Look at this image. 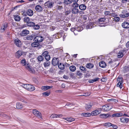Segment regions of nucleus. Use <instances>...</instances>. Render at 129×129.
<instances>
[{"label": "nucleus", "instance_id": "nucleus-53", "mask_svg": "<svg viewBox=\"0 0 129 129\" xmlns=\"http://www.w3.org/2000/svg\"><path fill=\"white\" fill-rule=\"evenodd\" d=\"M45 59L46 60L49 61L50 59V57L49 55H48L44 57Z\"/></svg>", "mask_w": 129, "mask_h": 129}, {"label": "nucleus", "instance_id": "nucleus-52", "mask_svg": "<svg viewBox=\"0 0 129 129\" xmlns=\"http://www.w3.org/2000/svg\"><path fill=\"white\" fill-rule=\"evenodd\" d=\"M42 55L44 57L48 55V52L47 51H45L42 53Z\"/></svg>", "mask_w": 129, "mask_h": 129}, {"label": "nucleus", "instance_id": "nucleus-27", "mask_svg": "<svg viewBox=\"0 0 129 129\" xmlns=\"http://www.w3.org/2000/svg\"><path fill=\"white\" fill-rule=\"evenodd\" d=\"M73 2V0H64L63 3L66 5L71 4Z\"/></svg>", "mask_w": 129, "mask_h": 129}, {"label": "nucleus", "instance_id": "nucleus-28", "mask_svg": "<svg viewBox=\"0 0 129 129\" xmlns=\"http://www.w3.org/2000/svg\"><path fill=\"white\" fill-rule=\"evenodd\" d=\"M81 115L83 116L87 117H90L91 115V113H82L81 114Z\"/></svg>", "mask_w": 129, "mask_h": 129}, {"label": "nucleus", "instance_id": "nucleus-29", "mask_svg": "<svg viewBox=\"0 0 129 129\" xmlns=\"http://www.w3.org/2000/svg\"><path fill=\"white\" fill-rule=\"evenodd\" d=\"M16 107L17 109H20L23 107V105L21 103L18 102L16 104Z\"/></svg>", "mask_w": 129, "mask_h": 129}, {"label": "nucleus", "instance_id": "nucleus-23", "mask_svg": "<svg viewBox=\"0 0 129 129\" xmlns=\"http://www.w3.org/2000/svg\"><path fill=\"white\" fill-rule=\"evenodd\" d=\"M39 43L37 41H35L33 43L31 44V46L33 47H37L39 46Z\"/></svg>", "mask_w": 129, "mask_h": 129}, {"label": "nucleus", "instance_id": "nucleus-45", "mask_svg": "<svg viewBox=\"0 0 129 129\" xmlns=\"http://www.w3.org/2000/svg\"><path fill=\"white\" fill-rule=\"evenodd\" d=\"M106 20V19L105 18H100L98 20V22H102L104 23L105 22V20Z\"/></svg>", "mask_w": 129, "mask_h": 129}, {"label": "nucleus", "instance_id": "nucleus-55", "mask_svg": "<svg viewBox=\"0 0 129 129\" xmlns=\"http://www.w3.org/2000/svg\"><path fill=\"white\" fill-rule=\"evenodd\" d=\"M87 16L86 15H84L82 16V19L84 20H86L87 19Z\"/></svg>", "mask_w": 129, "mask_h": 129}, {"label": "nucleus", "instance_id": "nucleus-6", "mask_svg": "<svg viewBox=\"0 0 129 129\" xmlns=\"http://www.w3.org/2000/svg\"><path fill=\"white\" fill-rule=\"evenodd\" d=\"M127 11L126 10H123L122 11V14L120 15V16L122 18H125L129 16V13L127 12Z\"/></svg>", "mask_w": 129, "mask_h": 129}, {"label": "nucleus", "instance_id": "nucleus-44", "mask_svg": "<svg viewBox=\"0 0 129 129\" xmlns=\"http://www.w3.org/2000/svg\"><path fill=\"white\" fill-rule=\"evenodd\" d=\"M98 23H99V25L100 26H105L106 25V23H105L98 22Z\"/></svg>", "mask_w": 129, "mask_h": 129}, {"label": "nucleus", "instance_id": "nucleus-46", "mask_svg": "<svg viewBox=\"0 0 129 129\" xmlns=\"http://www.w3.org/2000/svg\"><path fill=\"white\" fill-rule=\"evenodd\" d=\"M92 24L91 23L89 24H88L86 26V29H89L92 28Z\"/></svg>", "mask_w": 129, "mask_h": 129}, {"label": "nucleus", "instance_id": "nucleus-50", "mask_svg": "<svg viewBox=\"0 0 129 129\" xmlns=\"http://www.w3.org/2000/svg\"><path fill=\"white\" fill-rule=\"evenodd\" d=\"M72 6L74 8H76L78 7L79 4L77 3H73L72 4Z\"/></svg>", "mask_w": 129, "mask_h": 129}, {"label": "nucleus", "instance_id": "nucleus-34", "mask_svg": "<svg viewBox=\"0 0 129 129\" xmlns=\"http://www.w3.org/2000/svg\"><path fill=\"white\" fill-rule=\"evenodd\" d=\"M14 18L15 20L17 21H20L21 19V18L20 16L17 15L14 16Z\"/></svg>", "mask_w": 129, "mask_h": 129}, {"label": "nucleus", "instance_id": "nucleus-25", "mask_svg": "<svg viewBox=\"0 0 129 129\" xmlns=\"http://www.w3.org/2000/svg\"><path fill=\"white\" fill-rule=\"evenodd\" d=\"M77 29H75L74 28H72L71 29V30L72 32H73L75 34L74 31H76L77 30H79V31H81L82 30L83 28L80 27H78Z\"/></svg>", "mask_w": 129, "mask_h": 129}, {"label": "nucleus", "instance_id": "nucleus-47", "mask_svg": "<svg viewBox=\"0 0 129 129\" xmlns=\"http://www.w3.org/2000/svg\"><path fill=\"white\" fill-rule=\"evenodd\" d=\"M106 106L107 107L106 108L107 109L108 111L111 110L112 108V106L109 104L106 105Z\"/></svg>", "mask_w": 129, "mask_h": 129}, {"label": "nucleus", "instance_id": "nucleus-56", "mask_svg": "<svg viewBox=\"0 0 129 129\" xmlns=\"http://www.w3.org/2000/svg\"><path fill=\"white\" fill-rule=\"evenodd\" d=\"M108 101V102H110V101L112 102H116L117 101L115 99H109L107 100Z\"/></svg>", "mask_w": 129, "mask_h": 129}, {"label": "nucleus", "instance_id": "nucleus-54", "mask_svg": "<svg viewBox=\"0 0 129 129\" xmlns=\"http://www.w3.org/2000/svg\"><path fill=\"white\" fill-rule=\"evenodd\" d=\"M80 70L82 71H85L86 70V69L83 66H80Z\"/></svg>", "mask_w": 129, "mask_h": 129}, {"label": "nucleus", "instance_id": "nucleus-30", "mask_svg": "<svg viewBox=\"0 0 129 129\" xmlns=\"http://www.w3.org/2000/svg\"><path fill=\"white\" fill-rule=\"evenodd\" d=\"M43 64L45 67H48L50 64V62L49 61L46 60V61L43 63Z\"/></svg>", "mask_w": 129, "mask_h": 129}, {"label": "nucleus", "instance_id": "nucleus-7", "mask_svg": "<svg viewBox=\"0 0 129 129\" xmlns=\"http://www.w3.org/2000/svg\"><path fill=\"white\" fill-rule=\"evenodd\" d=\"M118 83L117 84V87H119L120 89L122 88V78H118L117 80Z\"/></svg>", "mask_w": 129, "mask_h": 129}, {"label": "nucleus", "instance_id": "nucleus-60", "mask_svg": "<svg viewBox=\"0 0 129 129\" xmlns=\"http://www.w3.org/2000/svg\"><path fill=\"white\" fill-rule=\"evenodd\" d=\"M77 74L78 76H81L82 74L80 71H78L77 72Z\"/></svg>", "mask_w": 129, "mask_h": 129}, {"label": "nucleus", "instance_id": "nucleus-9", "mask_svg": "<svg viewBox=\"0 0 129 129\" xmlns=\"http://www.w3.org/2000/svg\"><path fill=\"white\" fill-rule=\"evenodd\" d=\"M14 43L18 47H20L21 46V41L18 39L17 38L14 40Z\"/></svg>", "mask_w": 129, "mask_h": 129}, {"label": "nucleus", "instance_id": "nucleus-14", "mask_svg": "<svg viewBox=\"0 0 129 129\" xmlns=\"http://www.w3.org/2000/svg\"><path fill=\"white\" fill-rule=\"evenodd\" d=\"M125 51L124 50H121L119 51L117 53V57L120 58L122 57L124 55V53Z\"/></svg>", "mask_w": 129, "mask_h": 129}, {"label": "nucleus", "instance_id": "nucleus-39", "mask_svg": "<svg viewBox=\"0 0 129 129\" xmlns=\"http://www.w3.org/2000/svg\"><path fill=\"white\" fill-rule=\"evenodd\" d=\"M92 107V106L90 105L86 104L85 106V108L87 110H90Z\"/></svg>", "mask_w": 129, "mask_h": 129}, {"label": "nucleus", "instance_id": "nucleus-36", "mask_svg": "<svg viewBox=\"0 0 129 129\" xmlns=\"http://www.w3.org/2000/svg\"><path fill=\"white\" fill-rule=\"evenodd\" d=\"M79 12V10L78 9L76 8H74L72 9V12L73 14H77Z\"/></svg>", "mask_w": 129, "mask_h": 129}, {"label": "nucleus", "instance_id": "nucleus-15", "mask_svg": "<svg viewBox=\"0 0 129 129\" xmlns=\"http://www.w3.org/2000/svg\"><path fill=\"white\" fill-rule=\"evenodd\" d=\"M22 54V51L19 50L15 54V56L16 58H19Z\"/></svg>", "mask_w": 129, "mask_h": 129}, {"label": "nucleus", "instance_id": "nucleus-18", "mask_svg": "<svg viewBox=\"0 0 129 129\" xmlns=\"http://www.w3.org/2000/svg\"><path fill=\"white\" fill-rule=\"evenodd\" d=\"M35 35L34 34H32L31 35H28L25 37V38H26V39L28 40H31L33 39H34L35 38Z\"/></svg>", "mask_w": 129, "mask_h": 129}, {"label": "nucleus", "instance_id": "nucleus-10", "mask_svg": "<svg viewBox=\"0 0 129 129\" xmlns=\"http://www.w3.org/2000/svg\"><path fill=\"white\" fill-rule=\"evenodd\" d=\"M122 113L119 112L113 114L112 115H111V117L112 118L119 117L122 116Z\"/></svg>", "mask_w": 129, "mask_h": 129}, {"label": "nucleus", "instance_id": "nucleus-38", "mask_svg": "<svg viewBox=\"0 0 129 129\" xmlns=\"http://www.w3.org/2000/svg\"><path fill=\"white\" fill-rule=\"evenodd\" d=\"M30 19L28 17H25L23 19V21L24 22L27 23H28L29 22Z\"/></svg>", "mask_w": 129, "mask_h": 129}, {"label": "nucleus", "instance_id": "nucleus-41", "mask_svg": "<svg viewBox=\"0 0 129 129\" xmlns=\"http://www.w3.org/2000/svg\"><path fill=\"white\" fill-rule=\"evenodd\" d=\"M64 119L67 120L69 122H71L74 120V119H73L71 117L65 118Z\"/></svg>", "mask_w": 129, "mask_h": 129}, {"label": "nucleus", "instance_id": "nucleus-62", "mask_svg": "<svg viewBox=\"0 0 129 129\" xmlns=\"http://www.w3.org/2000/svg\"><path fill=\"white\" fill-rule=\"evenodd\" d=\"M115 129H116L117 128V126L116 125L112 124V127Z\"/></svg>", "mask_w": 129, "mask_h": 129}, {"label": "nucleus", "instance_id": "nucleus-17", "mask_svg": "<svg viewBox=\"0 0 129 129\" xmlns=\"http://www.w3.org/2000/svg\"><path fill=\"white\" fill-rule=\"evenodd\" d=\"M122 27L125 28H129V23L126 22H124L122 24Z\"/></svg>", "mask_w": 129, "mask_h": 129}, {"label": "nucleus", "instance_id": "nucleus-51", "mask_svg": "<svg viewBox=\"0 0 129 129\" xmlns=\"http://www.w3.org/2000/svg\"><path fill=\"white\" fill-rule=\"evenodd\" d=\"M104 14L105 16L108 15L110 16L111 13L110 11H106L104 12Z\"/></svg>", "mask_w": 129, "mask_h": 129}, {"label": "nucleus", "instance_id": "nucleus-33", "mask_svg": "<svg viewBox=\"0 0 129 129\" xmlns=\"http://www.w3.org/2000/svg\"><path fill=\"white\" fill-rule=\"evenodd\" d=\"M58 67L60 69L63 70L64 68V64L61 63H60L59 64H58Z\"/></svg>", "mask_w": 129, "mask_h": 129}, {"label": "nucleus", "instance_id": "nucleus-37", "mask_svg": "<svg viewBox=\"0 0 129 129\" xmlns=\"http://www.w3.org/2000/svg\"><path fill=\"white\" fill-rule=\"evenodd\" d=\"M37 59L39 61H41L44 59V57L42 55H41L39 56L38 57Z\"/></svg>", "mask_w": 129, "mask_h": 129}, {"label": "nucleus", "instance_id": "nucleus-58", "mask_svg": "<svg viewBox=\"0 0 129 129\" xmlns=\"http://www.w3.org/2000/svg\"><path fill=\"white\" fill-rule=\"evenodd\" d=\"M117 16V15L115 13H114L112 12L111 13V15L110 16H112L113 17H115V16Z\"/></svg>", "mask_w": 129, "mask_h": 129}, {"label": "nucleus", "instance_id": "nucleus-20", "mask_svg": "<svg viewBox=\"0 0 129 129\" xmlns=\"http://www.w3.org/2000/svg\"><path fill=\"white\" fill-rule=\"evenodd\" d=\"M52 87L51 86H43L41 87V89L45 91L51 88Z\"/></svg>", "mask_w": 129, "mask_h": 129}, {"label": "nucleus", "instance_id": "nucleus-24", "mask_svg": "<svg viewBox=\"0 0 129 129\" xmlns=\"http://www.w3.org/2000/svg\"><path fill=\"white\" fill-rule=\"evenodd\" d=\"M27 14L29 16H32L33 14V12L32 10L28 9L26 12Z\"/></svg>", "mask_w": 129, "mask_h": 129}, {"label": "nucleus", "instance_id": "nucleus-4", "mask_svg": "<svg viewBox=\"0 0 129 129\" xmlns=\"http://www.w3.org/2000/svg\"><path fill=\"white\" fill-rule=\"evenodd\" d=\"M102 110V109L101 108H98L96 110L91 112V115L94 116L98 115L101 113Z\"/></svg>", "mask_w": 129, "mask_h": 129}, {"label": "nucleus", "instance_id": "nucleus-59", "mask_svg": "<svg viewBox=\"0 0 129 129\" xmlns=\"http://www.w3.org/2000/svg\"><path fill=\"white\" fill-rule=\"evenodd\" d=\"M57 115L55 114H52L50 116V117L51 118H57Z\"/></svg>", "mask_w": 129, "mask_h": 129}, {"label": "nucleus", "instance_id": "nucleus-22", "mask_svg": "<svg viewBox=\"0 0 129 129\" xmlns=\"http://www.w3.org/2000/svg\"><path fill=\"white\" fill-rule=\"evenodd\" d=\"M21 62L23 66H25L26 67L29 65L28 63L26 62V60L25 59L22 60L21 61Z\"/></svg>", "mask_w": 129, "mask_h": 129}, {"label": "nucleus", "instance_id": "nucleus-12", "mask_svg": "<svg viewBox=\"0 0 129 129\" xmlns=\"http://www.w3.org/2000/svg\"><path fill=\"white\" fill-rule=\"evenodd\" d=\"M121 122L123 123H126L128 121V119L127 118L122 117L120 118Z\"/></svg>", "mask_w": 129, "mask_h": 129}, {"label": "nucleus", "instance_id": "nucleus-1", "mask_svg": "<svg viewBox=\"0 0 129 129\" xmlns=\"http://www.w3.org/2000/svg\"><path fill=\"white\" fill-rule=\"evenodd\" d=\"M22 86L23 87L30 91H33L35 89L34 86L29 84H23L22 85Z\"/></svg>", "mask_w": 129, "mask_h": 129}, {"label": "nucleus", "instance_id": "nucleus-19", "mask_svg": "<svg viewBox=\"0 0 129 129\" xmlns=\"http://www.w3.org/2000/svg\"><path fill=\"white\" fill-rule=\"evenodd\" d=\"M29 33V31L27 30H23L20 33L21 36H24Z\"/></svg>", "mask_w": 129, "mask_h": 129}, {"label": "nucleus", "instance_id": "nucleus-42", "mask_svg": "<svg viewBox=\"0 0 129 129\" xmlns=\"http://www.w3.org/2000/svg\"><path fill=\"white\" fill-rule=\"evenodd\" d=\"M50 94V92L49 91H47L42 93L43 95L45 96H49Z\"/></svg>", "mask_w": 129, "mask_h": 129}, {"label": "nucleus", "instance_id": "nucleus-8", "mask_svg": "<svg viewBox=\"0 0 129 129\" xmlns=\"http://www.w3.org/2000/svg\"><path fill=\"white\" fill-rule=\"evenodd\" d=\"M59 60L58 58L54 57L52 61V64L54 66H56L59 64Z\"/></svg>", "mask_w": 129, "mask_h": 129}, {"label": "nucleus", "instance_id": "nucleus-64", "mask_svg": "<svg viewBox=\"0 0 129 129\" xmlns=\"http://www.w3.org/2000/svg\"><path fill=\"white\" fill-rule=\"evenodd\" d=\"M73 105V104H71V103H69L68 104L66 105H65V106H66V107H67V106H68V108H69V107H70L71 106Z\"/></svg>", "mask_w": 129, "mask_h": 129}, {"label": "nucleus", "instance_id": "nucleus-5", "mask_svg": "<svg viewBox=\"0 0 129 129\" xmlns=\"http://www.w3.org/2000/svg\"><path fill=\"white\" fill-rule=\"evenodd\" d=\"M44 39V38L43 37L41 36L40 35H39L38 36L35 37L34 41H35L39 43L42 42Z\"/></svg>", "mask_w": 129, "mask_h": 129}, {"label": "nucleus", "instance_id": "nucleus-32", "mask_svg": "<svg viewBox=\"0 0 129 129\" xmlns=\"http://www.w3.org/2000/svg\"><path fill=\"white\" fill-rule=\"evenodd\" d=\"M86 67L89 69H91L94 67L93 64L91 63H88L86 65Z\"/></svg>", "mask_w": 129, "mask_h": 129}, {"label": "nucleus", "instance_id": "nucleus-16", "mask_svg": "<svg viewBox=\"0 0 129 129\" xmlns=\"http://www.w3.org/2000/svg\"><path fill=\"white\" fill-rule=\"evenodd\" d=\"M26 68L32 74L35 73V71L34 69L32 67H29V65L26 66Z\"/></svg>", "mask_w": 129, "mask_h": 129}, {"label": "nucleus", "instance_id": "nucleus-35", "mask_svg": "<svg viewBox=\"0 0 129 129\" xmlns=\"http://www.w3.org/2000/svg\"><path fill=\"white\" fill-rule=\"evenodd\" d=\"M69 69L70 71L74 72L76 70V67L74 66H71L70 67Z\"/></svg>", "mask_w": 129, "mask_h": 129}, {"label": "nucleus", "instance_id": "nucleus-49", "mask_svg": "<svg viewBox=\"0 0 129 129\" xmlns=\"http://www.w3.org/2000/svg\"><path fill=\"white\" fill-rule=\"evenodd\" d=\"M106 107V105L102 106V110L103 111L107 112V108Z\"/></svg>", "mask_w": 129, "mask_h": 129}, {"label": "nucleus", "instance_id": "nucleus-63", "mask_svg": "<svg viewBox=\"0 0 129 129\" xmlns=\"http://www.w3.org/2000/svg\"><path fill=\"white\" fill-rule=\"evenodd\" d=\"M70 77L72 78H74L75 77L74 76V73H71L70 74Z\"/></svg>", "mask_w": 129, "mask_h": 129}, {"label": "nucleus", "instance_id": "nucleus-40", "mask_svg": "<svg viewBox=\"0 0 129 129\" xmlns=\"http://www.w3.org/2000/svg\"><path fill=\"white\" fill-rule=\"evenodd\" d=\"M112 124L110 122L106 123L104 124V125L108 127H111Z\"/></svg>", "mask_w": 129, "mask_h": 129}, {"label": "nucleus", "instance_id": "nucleus-26", "mask_svg": "<svg viewBox=\"0 0 129 129\" xmlns=\"http://www.w3.org/2000/svg\"><path fill=\"white\" fill-rule=\"evenodd\" d=\"M99 79V78H96L93 79L89 80L88 81V82L90 83H92L98 81Z\"/></svg>", "mask_w": 129, "mask_h": 129}, {"label": "nucleus", "instance_id": "nucleus-21", "mask_svg": "<svg viewBox=\"0 0 129 129\" xmlns=\"http://www.w3.org/2000/svg\"><path fill=\"white\" fill-rule=\"evenodd\" d=\"M99 66L102 68H104L106 66V63L103 61H102L99 62Z\"/></svg>", "mask_w": 129, "mask_h": 129}, {"label": "nucleus", "instance_id": "nucleus-2", "mask_svg": "<svg viewBox=\"0 0 129 129\" xmlns=\"http://www.w3.org/2000/svg\"><path fill=\"white\" fill-rule=\"evenodd\" d=\"M33 114L37 117L40 118H42V114L40 112L37 110L36 109L33 110Z\"/></svg>", "mask_w": 129, "mask_h": 129}, {"label": "nucleus", "instance_id": "nucleus-43", "mask_svg": "<svg viewBox=\"0 0 129 129\" xmlns=\"http://www.w3.org/2000/svg\"><path fill=\"white\" fill-rule=\"evenodd\" d=\"M33 28L35 30H38L40 28V26L39 25L37 24H35L33 27Z\"/></svg>", "mask_w": 129, "mask_h": 129}, {"label": "nucleus", "instance_id": "nucleus-61", "mask_svg": "<svg viewBox=\"0 0 129 129\" xmlns=\"http://www.w3.org/2000/svg\"><path fill=\"white\" fill-rule=\"evenodd\" d=\"M125 71H129V66H125Z\"/></svg>", "mask_w": 129, "mask_h": 129}, {"label": "nucleus", "instance_id": "nucleus-48", "mask_svg": "<svg viewBox=\"0 0 129 129\" xmlns=\"http://www.w3.org/2000/svg\"><path fill=\"white\" fill-rule=\"evenodd\" d=\"M28 26L31 27H33L34 25L35 24V23L34 22L31 21H29L28 23Z\"/></svg>", "mask_w": 129, "mask_h": 129}, {"label": "nucleus", "instance_id": "nucleus-13", "mask_svg": "<svg viewBox=\"0 0 129 129\" xmlns=\"http://www.w3.org/2000/svg\"><path fill=\"white\" fill-rule=\"evenodd\" d=\"M36 10L39 12H41L43 11V8L40 5H36L35 8Z\"/></svg>", "mask_w": 129, "mask_h": 129}, {"label": "nucleus", "instance_id": "nucleus-31", "mask_svg": "<svg viewBox=\"0 0 129 129\" xmlns=\"http://www.w3.org/2000/svg\"><path fill=\"white\" fill-rule=\"evenodd\" d=\"M79 8L80 9L82 10H84L86 9V6L84 5L81 4L79 6Z\"/></svg>", "mask_w": 129, "mask_h": 129}, {"label": "nucleus", "instance_id": "nucleus-57", "mask_svg": "<svg viewBox=\"0 0 129 129\" xmlns=\"http://www.w3.org/2000/svg\"><path fill=\"white\" fill-rule=\"evenodd\" d=\"M114 20L115 21H119L120 19L119 17L115 16L114 17Z\"/></svg>", "mask_w": 129, "mask_h": 129}, {"label": "nucleus", "instance_id": "nucleus-11", "mask_svg": "<svg viewBox=\"0 0 129 129\" xmlns=\"http://www.w3.org/2000/svg\"><path fill=\"white\" fill-rule=\"evenodd\" d=\"M100 116L101 118H106L109 117H111L109 113L107 114H101L100 115Z\"/></svg>", "mask_w": 129, "mask_h": 129}, {"label": "nucleus", "instance_id": "nucleus-3", "mask_svg": "<svg viewBox=\"0 0 129 129\" xmlns=\"http://www.w3.org/2000/svg\"><path fill=\"white\" fill-rule=\"evenodd\" d=\"M54 3L51 0L45 2V6L48 8H51L53 7Z\"/></svg>", "mask_w": 129, "mask_h": 129}]
</instances>
